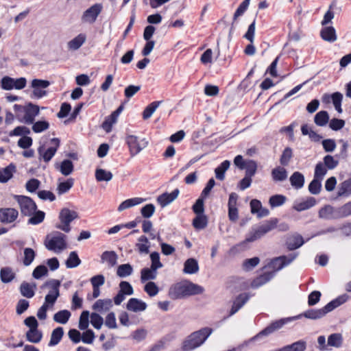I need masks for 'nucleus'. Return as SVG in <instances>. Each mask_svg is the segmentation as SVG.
Here are the masks:
<instances>
[{"label": "nucleus", "mask_w": 351, "mask_h": 351, "mask_svg": "<svg viewBox=\"0 0 351 351\" xmlns=\"http://www.w3.org/2000/svg\"><path fill=\"white\" fill-rule=\"evenodd\" d=\"M13 108L18 121L27 125L32 124L40 114V107L32 102L25 105L14 104Z\"/></svg>", "instance_id": "f257e3e1"}, {"label": "nucleus", "mask_w": 351, "mask_h": 351, "mask_svg": "<svg viewBox=\"0 0 351 351\" xmlns=\"http://www.w3.org/2000/svg\"><path fill=\"white\" fill-rule=\"evenodd\" d=\"M349 297L346 294H343L331 301L326 304L323 308L321 309H311L305 311L303 314H301V317L304 316L308 319H317L322 317L326 313L332 311L335 308L345 303Z\"/></svg>", "instance_id": "f03ea898"}, {"label": "nucleus", "mask_w": 351, "mask_h": 351, "mask_svg": "<svg viewBox=\"0 0 351 351\" xmlns=\"http://www.w3.org/2000/svg\"><path fill=\"white\" fill-rule=\"evenodd\" d=\"M210 328H204L193 332L183 342L182 349L185 351L192 350L200 346L212 333Z\"/></svg>", "instance_id": "7ed1b4c3"}, {"label": "nucleus", "mask_w": 351, "mask_h": 351, "mask_svg": "<svg viewBox=\"0 0 351 351\" xmlns=\"http://www.w3.org/2000/svg\"><path fill=\"white\" fill-rule=\"evenodd\" d=\"M204 288L201 286L192 283L186 282L178 284L171 289L169 294L172 298H181L186 296L202 293Z\"/></svg>", "instance_id": "20e7f679"}, {"label": "nucleus", "mask_w": 351, "mask_h": 351, "mask_svg": "<svg viewBox=\"0 0 351 351\" xmlns=\"http://www.w3.org/2000/svg\"><path fill=\"white\" fill-rule=\"evenodd\" d=\"M278 220L276 218L265 221L262 225L253 228L246 236L243 243L254 242L276 228Z\"/></svg>", "instance_id": "39448f33"}, {"label": "nucleus", "mask_w": 351, "mask_h": 351, "mask_svg": "<svg viewBox=\"0 0 351 351\" xmlns=\"http://www.w3.org/2000/svg\"><path fill=\"white\" fill-rule=\"evenodd\" d=\"M130 154L134 156L145 149L148 145V141L142 133L129 134L126 137Z\"/></svg>", "instance_id": "423d86ee"}, {"label": "nucleus", "mask_w": 351, "mask_h": 351, "mask_svg": "<svg viewBox=\"0 0 351 351\" xmlns=\"http://www.w3.org/2000/svg\"><path fill=\"white\" fill-rule=\"evenodd\" d=\"M60 282L56 279H51L41 286V289L49 288L48 293L45 297V303L52 307L53 306L60 296Z\"/></svg>", "instance_id": "0eeeda50"}, {"label": "nucleus", "mask_w": 351, "mask_h": 351, "mask_svg": "<svg viewBox=\"0 0 351 351\" xmlns=\"http://www.w3.org/2000/svg\"><path fill=\"white\" fill-rule=\"evenodd\" d=\"M51 146L46 147L45 145H40L38 148V158L45 162H49L55 156L60 145L58 138H53L50 140Z\"/></svg>", "instance_id": "6e6552de"}, {"label": "nucleus", "mask_w": 351, "mask_h": 351, "mask_svg": "<svg viewBox=\"0 0 351 351\" xmlns=\"http://www.w3.org/2000/svg\"><path fill=\"white\" fill-rule=\"evenodd\" d=\"M66 236L60 232H55L50 239L45 242L47 250L56 252H60L66 247Z\"/></svg>", "instance_id": "1a4fd4ad"}, {"label": "nucleus", "mask_w": 351, "mask_h": 351, "mask_svg": "<svg viewBox=\"0 0 351 351\" xmlns=\"http://www.w3.org/2000/svg\"><path fill=\"white\" fill-rule=\"evenodd\" d=\"M301 317V315L290 317L287 318L280 319L279 320H276L271 323L267 327L258 332L256 335L253 337L250 341H255L258 339L259 338L263 336H267L274 331L280 329L285 324H287L289 322L293 320L299 319Z\"/></svg>", "instance_id": "9d476101"}, {"label": "nucleus", "mask_w": 351, "mask_h": 351, "mask_svg": "<svg viewBox=\"0 0 351 351\" xmlns=\"http://www.w3.org/2000/svg\"><path fill=\"white\" fill-rule=\"evenodd\" d=\"M14 199L19 204L21 213L24 216H32L37 209L35 202L29 197L14 195Z\"/></svg>", "instance_id": "9b49d317"}, {"label": "nucleus", "mask_w": 351, "mask_h": 351, "mask_svg": "<svg viewBox=\"0 0 351 351\" xmlns=\"http://www.w3.org/2000/svg\"><path fill=\"white\" fill-rule=\"evenodd\" d=\"M77 217L78 215L75 211L66 208H63L59 215L60 223L57 224L56 228L65 232H69L71 229L70 223Z\"/></svg>", "instance_id": "f8f14e48"}, {"label": "nucleus", "mask_w": 351, "mask_h": 351, "mask_svg": "<svg viewBox=\"0 0 351 351\" xmlns=\"http://www.w3.org/2000/svg\"><path fill=\"white\" fill-rule=\"evenodd\" d=\"M50 85L48 80L34 79L31 82V87L33 88L30 97L32 99H41L47 95V91L45 90Z\"/></svg>", "instance_id": "ddd939ff"}, {"label": "nucleus", "mask_w": 351, "mask_h": 351, "mask_svg": "<svg viewBox=\"0 0 351 351\" xmlns=\"http://www.w3.org/2000/svg\"><path fill=\"white\" fill-rule=\"evenodd\" d=\"M297 256V254H290L289 256H281L276 257L271 261L268 264V267L274 271L282 269L285 266L291 263Z\"/></svg>", "instance_id": "4468645a"}, {"label": "nucleus", "mask_w": 351, "mask_h": 351, "mask_svg": "<svg viewBox=\"0 0 351 351\" xmlns=\"http://www.w3.org/2000/svg\"><path fill=\"white\" fill-rule=\"evenodd\" d=\"M19 211L14 208H0V223L11 224L17 219Z\"/></svg>", "instance_id": "2eb2a0df"}, {"label": "nucleus", "mask_w": 351, "mask_h": 351, "mask_svg": "<svg viewBox=\"0 0 351 351\" xmlns=\"http://www.w3.org/2000/svg\"><path fill=\"white\" fill-rule=\"evenodd\" d=\"M102 10V5L100 3H95L87 9L82 14V20L84 22L94 23Z\"/></svg>", "instance_id": "dca6fc26"}, {"label": "nucleus", "mask_w": 351, "mask_h": 351, "mask_svg": "<svg viewBox=\"0 0 351 351\" xmlns=\"http://www.w3.org/2000/svg\"><path fill=\"white\" fill-rule=\"evenodd\" d=\"M304 243L303 237L298 233H294L287 237L286 245L289 250H294L301 247Z\"/></svg>", "instance_id": "f3484780"}, {"label": "nucleus", "mask_w": 351, "mask_h": 351, "mask_svg": "<svg viewBox=\"0 0 351 351\" xmlns=\"http://www.w3.org/2000/svg\"><path fill=\"white\" fill-rule=\"evenodd\" d=\"M179 192L176 189L170 193H165L158 197L157 202L161 207H165L178 197Z\"/></svg>", "instance_id": "a211bd4d"}, {"label": "nucleus", "mask_w": 351, "mask_h": 351, "mask_svg": "<svg viewBox=\"0 0 351 351\" xmlns=\"http://www.w3.org/2000/svg\"><path fill=\"white\" fill-rule=\"evenodd\" d=\"M319 217L324 219L339 218L338 215V208L335 209L334 207L330 205H326L319 210Z\"/></svg>", "instance_id": "6ab92c4d"}, {"label": "nucleus", "mask_w": 351, "mask_h": 351, "mask_svg": "<svg viewBox=\"0 0 351 351\" xmlns=\"http://www.w3.org/2000/svg\"><path fill=\"white\" fill-rule=\"evenodd\" d=\"M249 295L247 293L239 295L233 301L232 306L230 311L229 317L233 315L247 302Z\"/></svg>", "instance_id": "aec40b11"}, {"label": "nucleus", "mask_w": 351, "mask_h": 351, "mask_svg": "<svg viewBox=\"0 0 351 351\" xmlns=\"http://www.w3.org/2000/svg\"><path fill=\"white\" fill-rule=\"evenodd\" d=\"M36 289V283H29L24 281L21 284L20 293L23 297H25L27 298H32L35 295Z\"/></svg>", "instance_id": "412c9836"}, {"label": "nucleus", "mask_w": 351, "mask_h": 351, "mask_svg": "<svg viewBox=\"0 0 351 351\" xmlns=\"http://www.w3.org/2000/svg\"><path fill=\"white\" fill-rule=\"evenodd\" d=\"M16 172V166L13 163H10L5 168L0 170V182L6 183L13 176L14 173Z\"/></svg>", "instance_id": "4be33fe9"}, {"label": "nucleus", "mask_w": 351, "mask_h": 351, "mask_svg": "<svg viewBox=\"0 0 351 351\" xmlns=\"http://www.w3.org/2000/svg\"><path fill=\"white\" fill-rule=\"evenodd\" d=\"M146 308V303L137 298L130 299L127 304L128 310L133 312L143 311Z\"/></svg>", "instance_id": "5701e85b"}, {"label": "nucleus", "mask_w": 351, "mask_h": 351, "mask_svg": "<svg viewBox=\"0 0 351 351\" xmlns=\"http://www.w3.org/2000/svg\"><path fill=\"white\" fill-rule=\"evenodd\" d=\"M316 199L314 197H309L302 202H295L293 208L295 210L300 212L312 208L316 204Z\"/></svg>", "instance_id": "b1692460"}, {"label": "nucleus", "mask_w": 351, "mask_h": 351, "mask_svg": "<svg viewBox=\"0 0 351 351\" xmlns=\"http://www.w3.org/2000/svg\"><path fill=\"white\" fill-rule=\"evenodd\" d=\"M273 276H274L273 272L264 273L263 274H262V275L256 277L255 279H254L252 280V282H251L250 286L252 288H254V289L258 288V287L265 285L267 282H269L273 278Z\"/></svg>", "instance_id": "393cba45"}, {"label": "nucleus", "mask_w": 351, "mask_h": 351, "mask_svg": "<svg viewBox=\"0 0 351 351\" xmlns=\"http://www.w3.org/2000/svg\"><path fill=\"white\" fill-rule=\"evenodd\" d=\"M306 348V342L300 340L292 344L285 346L276 351H305Z\"/></svg>", "instance_id": "a878e982"}, {"label": "nucleus", "mask_w": 351, "mask_h": 351, "mask_svg": "<svg viewBox=\"0 0 351 351\" xmlns=\"http://www.w3.org/2000/svg\"><path fill=\"white\" fill-rule=\"evenodd\" d=\"M145 201L141 197H134L123 201L118 207V210L122 212L123 210L130 208L131 207L141 204Z\"/></svg>", "instance_id": "bb28decb"}, {"label": "nucleus", "mask_w": 351, "mask_h": 351, "mask_svg": "<svg viewBox=\"0 0 351 351\" xmlns=\"http://www.w3.org/2000/svg\"><path fill=\"white\" fill-rule=\"evenodd\" d=\"M198 271V263L195 258H189L185 261L183 269L184 273L188 274H193L197 273Z\"/></svg>", "instance_id": "cd10ccee"}, {"label": "nucleus", "mask_w": 351, "mask_h": 351, "mask_svg": "<svg viewBox=\"0 0 351 351\" xmlns=\"http://www.w3.org/2000/svg\"><path fill=\"white\" fill-rule=\"evenodd\" d=\"M289 180L291 186L296 189H301L304 184V177L298 171L294 172L291 176Z\"/></svg>", "instance_id": "c85d7f7f"}, {"label": "nucleus", "mask_w": 351, "mask_h": 351, "mask_svg": "<svg viewBox=\"0 0 351 351\" xmlns=\"http://www.w3.org/2000/svg\"><path fill=\"white\" fill-rule=\"evenodd\" d=\"M43 337L41 331L36 329H29L26 332V339L28 341L34 343H39Z\"/></svg>", "instance_id": "c756f323"}, {"label": "nucleus", "mask_w": 351, "mask_h": 351, "mask_svg": "<svg viewBox=\"0 0 351 351\" xmlns=\"http://www.w3.org/2000/svg\"><path fill=\"white\" fill-rule=\"evenodd\" d=\"M64 335V330L62 327L55 328L51 335L49 346H54L59 343Z\"/></svg>", "instance_id": "7c9ffc66"}, {"label": "nucleus", "mask_w": 351, "mask_h": 351, "mask_svg": "<svg viewBox=\"0 0 351 351\" xmlns=\"http://www.w3.org/2000/svg\"><path fill=\"white\" fill-rule=\"evenodd\" d=\"M322 38L328 42H335L337 40L335 29L333 27H324L321 31Z\"/></svg>", "instance_id": "2f4dec72"}, {"label": "nucleus", "mask_w": 351, "mask_h": 351, "mask_svg": "<svg viewBox=\"0 0 351 351\" xmlns=\"http://www.w3.org/2000/svg\"><path fill=\"white\" fill-rule=\"evenodd\" d=\"M271 177L274 181H284L287 178V171L282 167H276L271 171Z\"/></svg>", "instance_id": "473e14b6"}, {"label": "nucleus", "mask_w": 351, "mask_h": 351, "mask_svg": "<svg viewBox=\"0 0 351 351\" xmlns=\"http://www.w3.org/2000/svg\"><path fill=\"white\" fill-rule=\"evenodd\" d=\"M85 40L86 36L83 34H80L68 43V47L71 50H77L84 43Z\"/></svg>", "instance_id": "72a5a7b5"}, {"label": "nucleus", "mask_w": 351, "mask_h": 351, "mask_svg": "<svg viewBox=\"0 0 351 351\" xmlns=\"http://www.w3.org/2000/svg\"><path fill=\"white\" fill-rule=\"evenodd\" d=\"M71 314L68 310H61L53 315V320L59 324H65L69 321Z\"/></svg>", "instance_id": "f704fd0d"}, {"label": "nucleus", "mask_w": 351, "mask_h": 351, "mask_svg": "<svg viewBox=\"0 0 351 351\" xmlns=\"http://www.w3.org/2000/svg\"><path fill=\"white\" fill-rule=\"evenodd\" d=\"M157 276V271L152 267L143 268L141 271V280L144 282L147 280H154Z\"/></svg>", "instance_id": "c9c22d12"}, {"label": "nucleus", "mask_w": 351, "mask_h": 351, "mask_svg": "<svg viewBox=\"0 0 351 351\" xmlns=\"http://www.w3.org/2000/svg\"><path fill=\"white\" fill-rule=\"evenodd\" d=\"M343 336L341 333H333L328 337V346L335 348H340L343 344Z\"/></svg>", "instance_id": "e433bc0d"}, {"label": "nucleus", "mask_w": 351, "mask_h": 351, "mask_svg": "<svg viewBox=\"0 0 351 351\" xmlns=\"http://www.w3.org/2000/svg\"><path fill=\"white\" fill-rule=\"evenodd\" d=\"M329 121V115L326 111L322 110L317 112L314 117V122L318 126L326 125Z\"/></svg>", "instance_id": "4c0bfd02"}, {"label": "nucleus", "mask_w": 351, "mask_h": 351, "mask_svg": "<svg viewBox=\"0 0 351 351\" xmlns=\"http://www.w3.org/2000/svg\"><path fill=\"white\" fill-rule=\"evenodd\" d=\"M301 132L303 135H308L309 138L315 142H318L322 139V136L317 134L311 127L305 124L301 127Z\"/></svg>", "instance_id": "58836bf2"}, {"label": "nucleus", "mask_w": 351, "mask_h": 351, "mask_svg": "<svg viewBox=\"0 0 351 351\" xmlns=\"http://www.w3.org/2000/svg\"><path fill=\"white\" fill-rule=\"evenodd\" d=\"M230 162L229 160H224L215 170V176L218 180H223L225 178V172L229 169Z\"/></svg>", "instance_id": "ea45409f"}, {"label": "nucleus", "mask_w": 351, "mask_h": 351, "mask_svg": "<svg viewBox=\"0 0 351 351\" xmlns=\"http://www.w3.org/2000/svg\"><path fill=\"white\" fill-rule=\"evenodd\" d=\"M81 263V260L80 259L76 252H71L69 257L66 261V266L67 268H75L80 265Z\"/></svg>", "instance_id": "a19ab883"}, {"label": "nucleus", "mask_w": 351, "mask_h": 351, "mask_svg": "<svg viewBox=\"0 0 351 351\" xmlns=\"http://www.w3.org/2000/svg\"><path fill=\"white\" fill-rule=\"evenodd\" d=\"M74 180L73 178H68L66 181L59 183L57 188V191L59 195H62L67 193L73 186Z\"/></svg>", "instance_id": "79ce46f5"}, {"label": "nucleus", "mask_w": 351, "mask_h": 351, "mask_svg": "<svg viewBox=\"0 0 351 351\" xmlns=\"http://www.w3.org/2000/svg\"><path fill=\"white\" fill-rule=\"evenodd\" d=\"M133 268L130 264H123L119 265L117 269V275L120 278H125L132 274Z\"/></svg>", "instance_id": "37998d69"}, {"label": "nucleus", "mask_w": 351, "mask_h": 351, "mask_svg": "<svg viewBox=\"0 0 351 351\" xmlns=\"http://www.w3.org/2000/svg\"><path fill=\"white\" fill-rule=\"evenodd\" d=\"M351 195V178L343 181L339 186V196H348Z\"/></svg>", "instance_id": "c03bdc74"}, {"label": "nucleus", "mask_w": 351, "mask_h": 351, "mask_svg": "<svg viewBox=\"0 0 351 351\" xmlns=\"http://www.w3.org/2000/svg\"><path fill=\"white\" fill-rule=\"evenodd\" d=\"M73 164L68 159L64 160L60 165V171L64 176H69L73 171Z\"/></svg>", "instance_id": "a18cd8bd"}, {"label": "nucleus", "mask_w": 351, "mask_h": 351, "mask_svg": "<svg viewBox=\"0 0 351 351\" xmlns=\"http://www.w3.org/2000/svg\"><path fill=\"white\" fill-rule=\"evenodd\" d=\"M36 257L35 251L30 248L26 247L24 249V258L23 263L25 266H29L32 264Z\"/></svg>", "instance_id": "49530a36"}, {"label": "nucleus", "mask_w": 351, "mask_h": 351, "mask_svg": "<svg viewBox=\"0 0 351 351\" xmlns=\"http://www.w3.org/2000/svg\"><path fill=\"white\" fill-rule=\"evenodd\" d=\"M0 276L3 282L8 283L14 279L15 274L10 268L5 267L1 269Z\"/></svg>", "instance_id": "de8ad7c7"}, {"label": "nucleus", "mask_w": 351, "mask_h": 351, "mask_svg": "<svg viewBox=\"0 0 351 351\" xmlns=\"http://www.w3.org/2000/svg\"><path fill=\"white\" fill-rule=\"evenodd\" d=\"M110 307V300H98L93 305V309L102 313Z\"/></svg>", "instance_id": "09e8293b"}, {"label": "nucleus", "mask_w": 351, "mask_h": 351, "mask_svg": "<svg viewBox=\"0 0 351 351\" xmlns=\"http://www.w3.org/2000/svg\"><path fill=\"white\" fill-rule=\"evenodd\" d=\"M149 241L146 237L142 236L138 239V241L136 243V247L138 250L141 254H148L149 253V247L148 245Z\"/></svg>", "instance_id": "8fccbe9b"}, {"label": "nucleus", "mask_w": 351, "mask_h": 351, "mask_svg": "<svg viewBox=\"0 0 351 351\" xmlns=\"http://www.w3.org/2000/svg\"><path fill=\"white\" fill-rule=\"evenodd\" d=\"M30 218L28 219V223L32 225H38L43 221L45 213L41 210H36L35 213L29 216Z\"/></svg>", "instance_id": "3c124183"}, {"label": "nucleus", "mask_w": 351, "mask_h": 351, "mask_svg": "<svg viewBox=\"0 0 351 351\" xmlns=\"http://www.w3.org/2000/svg\"><path fill=\"white\" fill-rule=\"evenodd\" d=\"M49 128V123L47 121H38L32 123V130L35 133H40Z\"/></svg>", "instance_id": "603ef678"}, {"label": "nucleus", "mask_w": 351, "mask_h": 351, "mask_svg": "<svg viewBox=\"0 0 351 351\" xmlns=\"http://www.w3.org/2000/svg\"><path fill=\"white\" fill-rule=\"evenodd\" d=\"M193 225L196 229H204L207 226V217L204 215H197L193 219Z\"/></svg>", "instance_id": "864d4df0"}, {"label": "nucleus", "mask_w": 351, "mask_h": 351, "mask_svg": "<svg viewBox=\"0 0 351 351\" xmlns=\"http://www.w3.org/2000/svg\"><path fill=\"white\" fill-rule=\"evenodd\" d=\"M331 99L335 108L339 113L342 112L341 101L343 99V95L339 92H336L331 95Z\"/></svg>", "instance_id": "5fc2aeb1"}, {"label": "nucleus", "mask_w": 351, "mask_h": 351, "mask_svg": "<svg viewBox=\"0 0 351 351\" xmlns=\"http://www.w3.org/2000/svg\"><path fill=\"white\" fill-rule=\"evenodd\" d=\"M144 291L149 296L154 297L158 293L159 288L155 282L150 281L145 285Z\"/></svg>", "instance_id": "6e6d98bb"}, {"label": "nucleus", "mask_w": 351, "mask_h": 351, "mask_svg": "<svg viewBox=\"0 0 351 351\" xmlns=\"http://www.w3.org/2000/svg\"><path fill=\"white\" fill-rule=\"evenodd\" d=\"M30 134V130L24 125L16 127L13 130L9 132L10 136H26Z\"/></svg>", "instance_id": "4d7b16f0"}, {"label": "nucleus", "mask_w": 351, "mask_h": 351, "mask_svg": "<svg viewBox=\"0 0 351 351\" xmlns=\"http://www.w3.org/2000/svg\"><path fill=\"white\" fill-rule=\"evenodd\" d=\"M244 169L246 170L245 176L251 178L256 172L257 164L254 160H247Z\"/></svg>", "instance_id": "13d9d810"}, {"label": "nucleus", "mask_w": 351, "mask_h": 351, "mask_svg": "<svg viewBox=\"0 0 351 351\" xmlns=\"http://www.w3.org/2000/svg\"><path fill=\"white\" fill-rule=\"evenodd\" d=\"M260 263V259L258 257L246 259L243 263V268L245 271L252 270Z\"/></svg>", "instance_id": "bf43d9fd"}, {"label": "nucleus", "mask_w": 351, "mask_h": 351, "mask_svg": "<svg viewBox=\"0 0 351 351\" xmlns=\"http://www.w3.org/2000/svg\"><path fill=\"white\" fill-rule=\"evenodd\" d=\"M286 201V197L282 195H275L269 198V203L271 207L282 205Z\"/></svg>", "instance_id": "052dcab7"}, {"label": "nucleus", "mask_w": 351, "mask_h": 351, "mask_svg": "<svg viewBox=\"0 0 351 351\" xmlns=\"http://www.w3.org/2000/svg\"><path fill=\"white\" fill-rule=\"evenodd\" d=\"M338 215L339 218L351 215V201L338 208Z\"/></svg>", "instance_id": "680f3d73"}, {"label": "nucleus", "mask_w": 351, "mask_h": 351, "mask_svg": "<svg viewBox=\"0 0 351 351\" xmlns=\"http://www.w3.org/2000/svg\"><path fill=\"white\" fill-rule=\"evenodd\" d=\"M326 172L327 169L324 164L319 162L315 167L314 178L322 180Z\"/></svg>", "instance_id": "e2e57ef3"}, {"label": "nucleus", "mask_w": 351, "mask_h": 351, "mask_svg": "<svg viewBox=\"0 0 351 351\" xmlns=\"http://www.w3.org/2000/svg\"><path fill=\"white\" fill-rule=\"evenodd\" d=\"M321 180L314 178L308 186V190L312 194H318L320 192L322 184Z\"/></svg>", "instance_id": "0e129e2a"}, {"label": "nucleus", "mask_w": 351, "mask_h": 351, "mask_svg": "<svg viewBox=\"0 0 351 351\" xmlns=\"http://www.w3.org/2000/svg\"><path fill=\"white\" fill-rule=\"evenodd\" d=\"M48 270L46 266L40 265L37 266L33 271L32 276L36 279H40L47 274Z\"/></svg>", "instance_id": "69168bd1"}, {"label": "nucleus", "mask_w": 351, "mask_h": 351, "mask_svg": "<svg viewBox=\"0 0 351 351\" xmlns=\"http://www.w3.org/2000/svg\"><path fill=\"white\" fill-rule=\"evenodd\" d=\"M40 182L36 178L29 180L25 184V189L30 193L35 192L40 186Z\"/></svg>", "instance_id": "338daca9"}, {"label": "nucleus", "mask_w": 351, "mask_h": 351, "mask_svg": "<svg viewBox=\"0 0 351 351\" xmlns=\"http://www.w3.org/2000/svg\"><path fill=\"white\" fill-rule=\"evenodd\" d=\"M90 323L95 328L99 329L104 323V319L98 313H93L90 315Z\"/></svg>", "instance_id": "774afa93"}]
</instances>
